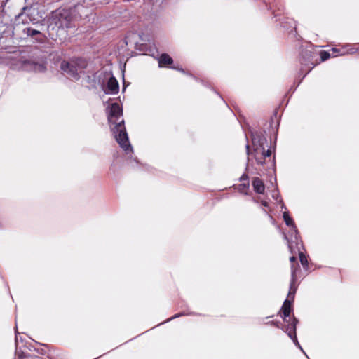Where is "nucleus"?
<instances>
[{
	"label": "nucleus",
	"mask_w": 359,
	"mask_h": 359,
	"mask_svg": "<svg viewBox=\"0 0 359 359\" xmlns=\"http://www.w3.org/2000/svg\"><path fill=\"white\" fill-rule=\"evenodd\" d=\"M134 161L136 162L137 163H138V161L136 158H134Z\"/></svg>",
	"instance_id": "obj_31"
},
{
	"label": "nucleus",
	"mask_w": 359,
	"mask_h": 359,
	"mask_svg": "<svg viewBox=\"0 0 359 359\" xmlns=\"http://www.w3.org/2000/svg\"><path fill=\"white\" fill-rule=\"evenodd\" d=\"M245 149H246V154L248 156H249L250 153V146H249L248 143H247V144L245 146Z\"/></svg>",
	"instance_id": "obj_25"
},
{
	"label": "nucleus",
	"mask_w": 359,
	"mask_h": 359,
	"mask_svg": "<svg viewBox=\"0 0 359 359\" xmlns=\"http://www.w3.org/2000/svg\"><path fill=\"white\" fill-rule=\"evenodd\" d=\"M18 359H27V355L22 352L18 355Z\"/></svg>",
	"instance_id": "obj_24"
},
{
	"label": "nucleus",
	"mask_w": 359,
	"mask_h": 359,
	"mask_svg": "<svg viewBox=\"0 0 359 359\" xmlns=\"http://www.w3.org/2000/svg\"><path fill=\"white\" fill-rule=\"evenodd\" d=\"M126 85H125V81H123V89H122V90H123V91H124V90H126Z\"/></svg>",
	"instance_id": "obj_29"
},
{
	"label": "nucleus",
	"mask_w": 359,
	"mask_h": 359,
	"mask_svg": "<svg viewBox=\"0 0 359 359\" xmlns=\"http://www.w3.org/2000/svg\"><path fill=\"white\" fill-rule=\"evenodd\" d=\"M194 313H186V312H180L174 316H172L171 318L167 319L164 323L170 322L173 319H175L177 318L184 316H189V315H194Z\"/></svg>",
	"instance_id": "obj_17"
},
{
	"label": "nucleus",
	"mask_w": 359,
	"mask_h": 359,
	"mask_svg": "<svg viewBox=\"0 0 359 359\" xmlns=\"http://www.w3.org/2000/svg\"><path fill=\"white\" fill-rule=\"evenodd\" d=\"M296 269L297 267H294V265L292 266V280H290V290L288 292L287 297L288 299H285L283 302V304L281 307V311L283 313V321L287 323V325L290 324V318H287L290 317V313L292 310V303L294 301V295L297 289V286L296 285V282L297 278H296Z\"/></svg>",
	"instance_id": "obj_5"
},
{
	"label": "nucleus",
	"mask_w": 359,
	"mask_h": 359,
	"mask_svg": "<svg viewBox=\"0 0 359 359\" xmlns=\"http://www.w3.org/2000/svg\"><path fill=\"white\" fill-rule=\"evenodd\" d=\"M262 210L265 214L268 215L267 211L264 208H263Z\"/></svg>",
	"instance_id": "obj_30"
},
{
	"label": "nucleus",
	"mask_w": 359,
	"mask_h": 359,
	"mask_svg": "<svg viewBox=\"0 0 359 359\" xmlns=\"http://www.w3.org/2000/svg\"><path fill=\"white\" fill-rule=\"evenodd\" d=\"M299 242L300 243L298 244V247L296 243H293V253L292 254L296 253V250L298 251L299 256V261H300L303 268L305 270H307L308 267H309L308 259H307V257H306V255L301 251V249L303 248V244H302V241H301V239H299Z\"/></svg>",
	"instance_id": "obj_11"
},
{
	"label": "nucleus",
	"mask_w": 359,
	"mask_h": 359,
	"mask_svg": "<svg viewBox=\"0 0 359 359\" xmlns=\"http://www.w3.org/2000/svg\"><path fill=\"white\" fill-rule=\"evenodd\" d=\"M314 46H301L299 61L300 68L299 77H301L297 86L304 78L321 62L326 61L330 57L342 56L347 54L359 53V46H332L329 50H321L318 53Z\"/></svg>",
	"instance_id": "obj_1"
},
{
	"label": "nucleus",
	"mask_w": 359,
	"mask_h": 359,
	"mask_svg": "<svg viewBox=\"0 0 359 359\" xmlns=\"http://www.w3.org/2000/svg\"><path fill=\"white\" fill-rule=\"evenodd\" d=\"M261 203L264 207H269V203L265 201H262Z\"/></svg>",
	"instance_id": "obj_28"
},
{
	"label": "nucleus",
	"mask_w": 359,
	"mask_h": 359,
	"mask_svg": "<svg viewBox=\"0 0 359 359\" xmlns=\"http://www.w3.org/2000/svg\"><path fill=\"white\" fill-rule=\"evenodd\" d=\"M253 201H254V202H255V203H257V200H255V198H253Z\"/></svg>",
	"instance_id": "obj_33"
},
{
	"label": "nucleus",
	"mask_w": 359,
	"mask_h": 359,
	"mask_svg": "<svg viewBox=\"0 0 359 359\" xmlns=\"http://www.w3.org/2000/svg\"><path fill=\"white\" fill-rule=\"evenodd\" d=\"M106 93L116 95L119 92V83L115 76L111 74L107 83Z\"/></svg>",
	"instance_id": "obj_12"
},
{
	"label": "nucleus",
	"mask_w": 359,
	"mask_h": 359,
	"mask_svg": "<svg viewBox=\"0 0 359 359\" xmlns=\"http://www.w3.org/2000/svg\"><path fill=\"white\" fill-rule=\"evenodd\" d=\"M290 261L292 263L291 267L292 265L294 266V267H297L296 272L299 270V264L297 262V258L294 256H292L290 257Z\"/></svg>",
	"instance_id": "obj_21"
},
{
	"label": "nucleus",
	"mask_w": 359,
	"mask_h": 359,
	"mask_svg": "<svg viewBox=\"0 0 359 359\" xmlns=\"http://www.w3.org/2000/svg\"><path fill=\"white\" fill-rule=\"evenodd\" d=\"M17 325H15V346H17L18 345V339L20 340V341H22V337H20L18 338V334L19 333L17 332ZM15 354H20L18 353V348L16 347V349H15Z\"/></svg>",
	"instance_id": "obj_22"
},
{
	"label": "nucleus",
	"mask_w": 359,
	"mask_h": 359,
	"mask_svg": "<svg viewBox=\"0 0 359 359\" xmlns=\"http://www.w3.org/2000/svg\"><path fill=\"white\" fill-rule=\"evenodd\" d=\"M267 324L273 325V326L276 327L277 328H280L282 330H283V328L285 329V327H287V325L285 326H283L282 323L280 321L272 320V321L268 322Z\"/></svg>",
	"instance_id": "obj_19"
},
{
	"label": "nucleus",
	"mask_w": 359,
	"mask_h": 359,
	"mask_svg": "<svg viewBox=\"0 0 359 359\" xmlns=\"http://www.w3.org/2000/svg\"><path fill=\"white\" fill-rule=\"evenodd\" d=\"M269 216L271 218V219H272V220L273 219L272 216H271V215H269Z\"/></svg>",
	"instance_id": "obj_32"
},
{
	"label": "nucleus",
	"mask_w": 359,
	"mask_h": 359,
	"mask_svg": "<svg viewBox=\"0 0 359 359\" xmlns=\"http://www.w3.org/2000/svg\"><path fill=\"white\" fill-rule=\"evenodd\" d=\"M50 20L51 23L61 28L67 27L70 24V17L65 10L53 13Z\"/></svg>",
	"instance_id": "obj_8"
},
{
	"label": "nucleus",
	"mask_w": 359,
	"mask_h": 359,
	"mask_svg": "<svg viewBox=\"0 0 359 359\" xmlns=\"http://www.w3.org/2000/svg\"><path fill=\"white\" fill-rule=\"evenodd\" d=\"M279 203L281 205V207H280V208H281V209H282V210H283V209H286V206L285 205V204H284V203H283V200H282V199H280V200L279 201Z\"/></svg>",
	"instance_id": "obj_27"
},
{
	"label": "nucleus",
	"mask_w": 359,
	"mask_h": 359,
	"mask_svg": "<svg viewBox=\"0 0 359 359\" xmlns=\"http://www.w3.org/2000/svg\"><path fill=\"white\" fill-rule=\"evenodd\" d=\"M280 196V194L278 193H273L272 194V197L276 199V200H278V198H279Z\"/></svg>",
	"instance_id": "obj_26"
},
{
	"label": "nucleus",
	"mask_w": 359,
	"mask_h": 359,
	"mask_svg": "<svg viewBox=\"0 0 359 359\" xmlns=\"http://www.w3.org/2000/svg\"><path fill=\"white\" fill-rule=\"evenodd\" d=\"M283 217L285 224L291 228V239L290 240L285 234L284 235V238L287 241V245L290 252L293 253V243H296L297 245L298 244L300 243L299 242V239H300V236L297 230V228L294 222V220L290 216L289 212L285 211L283 214Z\"/></svg>",
	"instance_id": "obj_7"
},
{
	"label": "nucleus",
	"mask_w": 359,
	"mask_h": 359,
	"mask_svg": "<svg viewBox=\"0 0 359 359\" xmlns=\"http://www.w3.org/2000/svg\"><path fill=\"white\" fill-rule=\"evenodd\" d=\"M250 184L248 182L247 183H243L239 184L238 186V190L240 192L243 193L244 194L247 195L248 192L247 191L249 189Z\"/></svg>",
	"instance_id": "obj_18"
},
{
	"label": "nucleus",
	"mask_w": 359,
	"mask_h": 359,
	"mask_svg": "<svg viewBox=\"0 0 359 359\" xmlns=\"http://www.w3.org/2000/svg\"><path fill=\"white\" fill-rule=\"evenodd\" d=\"M27 15L29 17L31 21H34L36 20L35 16L39 15V12L36 8H31L27 10Z\"/></svg>",
	"instance_id": "obj_16"
},
{
	"label": "nucleus",
	"mask_w": 359,
	"mask_h": 359,
	"mask_svg": "<svg viewBox=\"0 0 359 359\" xmlns=\"http://www.w3.org/2000/svg\"><path fill=\"white\" fill-rule=\"evenodd\" d=\"M172 68H173V69H177V70L180 71V72H182V74H186V75H188V76H191V77H193L194 79H196V81H198V79H196V77H195L192 74H191V73H189V72H186V70H185V69H182V68H180V67H173Z\"/></svg>",
	"instance_id": "obj_20"
},
{
	"label": "nucleus",
	"mask_w": 359,
	"mask_h": 359,
	"mask_svg": "<svg viewBox=\"0 0 359 359\" xmlns=\"http://www.w3.org/2000/svg\"><path fill=\"white\" fill-rule=\"evenodd\" d=\"M18 47L6 46V52L11 54V56L6 57L20 62L22 68L26 71L44 72L46 70L47 53L42 51L38 46H26L27 48H32V50L28 51L29 55L27 56L25 55L27 50H11Z\"/></svg>",
	"instance_id": "obj_2"
},
{
	"label": "nucleus",
	"mask_w": 359,
	"mask_h": 359,
	"mask_svg": "<svg viewBox=\"0 0 359 359\" xmlns=\"http://www.w3.org/2000/svg\"><path fill=\"white\" fill-rule=\"evenodd\" d=\"M108 123L114 138L126 154H133V147L129 142L123 118V109L116 103L109 104L106 109Z\"/></svg>",
	"instance_id": "obj_3"
},
{
	"label": "nucleus",
	"mask_w": 359,
	"mask_h": 359,
	"mask_svg": "<svg viewBox=\"0 0 359 359\" xmlns=\"http://www.w3.org/2000/svg\"><path fill=\"white\" fill-rule=\"evenodd\" d=\"M252 186L253 187L254 191L259 194H263L265 191V186L263 181L259 177H254L252 180Z\"/></svg>",
	"instance_id": "obj_13"
},
{
	"label": "nucleus",
	"mask_w": 359,
	"mask_h": 359,
	"mask_svg": "<svg viewBox=\"0 0 359 359\" xmlns=\"http://www.w3.org/2000/svg\"><path fill=\"white\" fill-rule=\"evenodd\" d=\"M252 142L254 147V151L258 154L260 149L264 147V144L267 140L262 131H252L251 132Z\"/></svg>",
	"instance_id": "obj_10"
},
{
	"label": "nucleus",
	"mask_w": 359,
	"mask_h": 359,
	"mask_svg": "<svg viewBox=\"0 0 359 359\" xmlns=\"http://www.w3.org/2000/svg\"><path fill=\"white\" fill-rule=\"evenodd\" d=\"M87 66L88 61L83 57H74L69 61L62 60L60 63L61 70L74 80L79 79V72H81Z\"/></svg>",
	"instance_id": "obj_4"
},
{
	"label": "nucleus",
	"mask_w": 359,
	"mask_h": 359,
	"mask_svg": "<svg viewBox=\"0 0 359 359\" xmlns=\"http://www.w3.org/2000/svg\"><path fill=\"white\" fill-rule=\"evenodd\" d=\"M259 151H260L262 156L260 158H256V161L258 164L263 165L265 163V158L266 157H269L271 155L272 151L271 148L265 150V147H263V149H260Z\"/></svg>",
	"instance_id": "obj_15"
},
{
	"label": "nucleus",
	"mask_w": 359,
	"mask_h": 359,
	"mask_svg": "<svg viewBox=\"0 0 359 359\" xmlns=\"http://www.w3.org/2000/svg\"><path fill=\"white\" fill-rule=\"evenodd\" d=\"M27 34L32 37L36 36V40L39 43H43L46 42V36L38 30L28 28L27 29Z\"/></svg>",
	"instance_id": "obj_14"
},
{
	"label": "nucleus",
	"mask_w": 359,
	"mask_h": 359,
	"mask_svg": "<svg viewBox=\"0 0 359 359\" xmlns=\"http://www.w3.org/2000/svg\"><path fill=\"white\" fill-rule=\"evenodd\" d=\"M298 323V319L296 318L294 316L292 318L291 320V323L287 325V327L285 329L283 328V330L287 333V336L292 340L294 345L299 348L304 355H306V353L303 350L302 347L301 346L300 344L298 341L297 337V325Z\"/></svg>",
	"instance_id": "obj_9"
},
{
	"label": "nucleus",
	"mask_w": 359,
	"mask_h": 359,
	"mask_svg": "<svg viewBox=\"0 0 359 359\" xmlns=\"http://www.w3.org/2000/svg\"><path fill=\"white\" fill-rule=\"evenodd\" d=\"M239 180H240L241 182L248 181V175H246V174H245V173H244V174H243V175H241V177L239 178Z\"/></svg>",
	"instance_id": "obj_23"
},
{
	"label": "nucleus",
	"mask_w": 359,
	"mask_h": 359,
	"mask_svg": "<svg viewBox=\"0 0 359 359\" xmlns=\"http://www.w3.org/2000/svg\"><path fill=\"white\" fill-rule=\"evenodd\" d=\"M138 51L144 52V55H150L158 61L159 67L168 66L173 62L172 58L167 53L158 54L156 46H135Z\"/></svg>",
	"instance_id": "obj_6"
}]
</instances>
